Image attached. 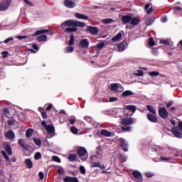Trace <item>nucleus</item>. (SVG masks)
<instances>
[{"mask_svg": "<svg viewBox=\"0 0 182 182\" xmlns=\"http://www.w3.org/2000/svg\"><path fill=\"white\" fill-rule=\"evenodd\" d=\"M66 26H78V28H85L86 24L76 20H67L61 23L60 28L65 29Z\"/></svg>", "mask_w": 182, "mask_h": 182, "instance_id": "obj_1", "label": "nucleus"}, {"mask_svg": "<svg viewBox=\"0 0 182 182\" xmlns=\"http://www.w3.org/2000/svg\"><path fill=\"white\" fill-rule=\"evenodd\" d=\"M172 134L178 139H182V122H178V127L172 128Z\"/></svg>", "mask_w": 182, "mask_h": 182, "instance_id": "obj_2", "label": "nucleus"}, {"mask_svg": "<svg viewBox=\"0 0 182 182\" xmlns=\"http://www.w3.org/2000/svg\"><path fill=\"white\" fill-rule=\"evenodd\" d=\"M12 4V0H3L0 2V12H4V11H8L9 6Z\"/></svg>", "mask_w": 182, "mask_h": 182, "instance_id": "obj_3", "label": "nucleus"}, {"mask_svg": "<svg viewBox=\"0 0 182 182\" xmlns=\"http://www.w3.org/2000/svg\"><path fill=\"white\" fill-rule=\"evenodd\" d=\"M77 154L81 158L82 161H85L89 156L87 151L84 147H80L77 149Z\"/></svg>", "mask_w": 182, "mask_h": 182, "instance_id": "obj_4", "label": "nucleus"}, {"mask_svg": "<svg viewBox=\"0 0 182 182\" xmlns=\"http://www.w3.org/2000/svg\"><path fill=\"white\" fill-rule=\"evenodd\" d=\"M153 150L154 151H156V153H158L159 154H167V153L170 151V147L156 146V148H154Z\"/></svg>", "mask_w": 182, "mask_h": 182, "instance_id": "obj_5", "label": "nucleus"}, {"mask_svg": "<svg viewBox=\"0 0 182 182\" xmlns=\"http://www.w3.org/2000/svg\"><path fill=\"white\" fill-rule=\"evenodd\" d=\"M110 89L112 90V92H119V93L124 90V87L119 83L112 84Z\"/></svg>", "mask_w": 182, "mask_h": 182, "instance_id": "obj_6", "label": "nucleus"}, {"mask_svg": "<svg viewBox=\"0 0 182 182\" xmlns=\"http://www.w3.org/2000/svg\"><path fill=\"white\" fill-rule=\"evenodd\" d=\"M119 143L120 147L124 151H129V144L124 139L119 138Z\"/></svg>", "mask_w": 182, "mask_h": 182, "instance_id": "obj_7", "label": "nucleus"}, {"mask_svg": "<svg viewBox=\"0 0 182 182\" xmlns=\"http://www.w3.org/2000/svg\"><path fill=\"white\" fill-rule=\"evenodd\" d=\"M1 154H2V156L4 157L5 160L6 161V166H11V161H12V163H15L16 161V157H13V158H11V159H10L4 151H2Z\"/></svg>", "mask_w": 182, "mask_h": 182, "instance_id": "obj_8", "label": "nucleus"}, {"mask_svg": "<svg viewBox=\"0 0 182 182\" xmlns=\"http://www.w3.org/2000/svg\"><path fill=\"white\" fill-rule=\"evenodd\" d=\"M132 176L134 178V181L143 182V176L141 175V173H140L139 171H134L132 172Z\"/></svg>", "mask_w": 182, "mask_h": 182, "instance_id": "obj_9", "label": "nucleus"}, {"mask_svg": "<svg viewBox=\"0 0 182 182\" xmlns=\"http://www.w3.org/2000/svg\"><path fill=\"white\" fill-rule=\"evenodd\" d=\"M134 122H136V119L134 118H125L122 119L120 124L122 126H130V124H133Z\"/></svg>", "mask_w": 182, "mask_h": 182, "instance_id": "obj_10", "label": "nucleus"}, {"mask_svg": "<svg viewBox=\"0 0 182 182\" xmlns=\"http://www.w3.org/2000/svg\"><path fill=\"white\" fill-rule=\"evenodd\" d=\"M159 114L161 119H167L168 117V112H167V109L166 107H162L159 109Z\"/></svg>", "mask_w": 182, "mask_h": 182, "instance_id": "obj_11", "label": "nucleus"}, {"mask_svg": "<svg viewBox=\"0 0 182 182\" xmlns=\"http://www.w3.org/2000/svg\"><path fill=\"white\" fill-rule=\"evenodd\" d=\"M64 6L65 8H68L70 9H73V8H75L76 3L72 0H65Z\"/></svg>", "mask_w": 182, "mask_h": 182, "instance_id": "obj_12", "label": "nucleus"}, {"mask_svg": "<svg viewBox=\"0 0 182 182\" xmlns=\"http://www.w3.org/2000/svg\"><path fill=\"white\" fill-rule=\"evenodd\" d=\"M4 137L9 140H14L15 139V132L12 129H9L4 133Z\"/></svg>", "mask_w": 182, "mask_h": 182, "instance_id": "obj_13", "label": "nucleus"}, {"mask_svg": "<svg viewBox=\"0 0 182 182\" xmlns=\"http://www.w3.org/2000/svg\"><path fill=\"white\" fill-rule=\"evenodd\" d=\"M87 32H89V33H90L91 35H97L99 29L97 28V27L88 26L87 28Z\"/></svg>", "mask_w": 182, "mask_h": 182, "instance_id": "obj_14", "label": "nucleus"}, {"mask_svg": "<svg viewBox=\"0 0 182 182\" xmlns=\"http://www.w3.org/2000/svg\"><path fill=\"white\" fill-rule=\"evenodd\" d=\"M89 40L85 38V39H82L80 41V48H82L83 49H86L87 48H89Z\"/></svg>", "mask_w": 182, "mask_h": 182, "instance_id": "obj_15", "label": "nucleus"}, {"mask_svg": "<svg viewBox=\"0 0 182 182\" xmlns=\"http://www.w3.org/2000/svg\"><path fill=\"white\" fill-rule=\"evenodd\" d=\"M122 21L124 23H129L132 21V15H124L122 17Z\"/></svg>", "mask_w": 182, "mask_h": 182, "instance_id": "obj_16", "label": "nucleus"}, {"mask_svg": "<svg viewBox=\"0 0 182 182\" xmlns=\"http://www.w3.org/2000/svg\"><path fill=\"white\" fill-rule=\"evenodd\" d=\"M75 18H77V19H83L84 21H87V19H89V16L79 13H75Z\"/></svg>", "mask_w": 182, "mask_h": 182, "instance_id": "obj_17", "label": "nucleus"}, {"mask_svg": "<svg viewBox=\"0 0 182 182\" xmlns=\"http://www.w3.org/2000/svg\"><path fill=\"white\" fill-rule=\"evenodd\" d=\"M96 152L97 154L95 155V157H97V159H103V151L102 150V148H97Z\"/></svg>", "mask_w": 182, "mask_h": 182, "instance_id": "obj_18", "label": "nucleus"}, {"mask_svg": "<svg viewBox=\"0 0 182 182\" xmlns=\"http://www.w3.org/2000/svg\"><path fill=\"white\" fill-rule=\"evenodd\" d=\"M130 23L131 25H133V26H136L140 23V18H139V17H132Z\"/></svg>", "mask_w": 182, "mask_h": 182, "instance_id": "obj_19", "label": "nucleus"}, {"mask_svg": "<svg viewBox=\"0 0 182 182\" xmlns=\"http://www.w3.org/2000/svg\"><path fill=\"white\" fill-rule=\"evenodd\" d=\"M64 182H79L77 178H73L70 176H66L63 178Z\"/></svg>", "mask_w": 182, "mask_h": 182, "instance_id": "obj_20", "label": "nucleus"}, {"mask_svg": "<svg viewBox=\"0 0 182 182\" xmlns=\"http://www.w3.org/2000/svg\"><path fill=\"white\" fill-rule=\"evenodd\" d=\"M49 134L55 133V127L53 124H49L45 128Z\"/></svg>", "mask_w": 182, "mask_h": 182, "instance_id": "obj_21", "label": "nucleus"}, {"mask_svg": "<svg viewBox=\"0 0 182 182\" xmlns=\"http://www.w3.org/2000/svg\"><path fill=\"white\" fill-rule=\"evenodd\" d=\"M147 119L149 122H151V123H157V117L151 114L147 115Z\"/></svg>", "mask_w": 182, "mask_h": 182, "instance_id": "obj_22", "label": "nucleus"}, {"mask_svg": "<svg viewBox=\"0 0 182 182\" xmlns=\"http://www.w3.org/2000/svg\"><path fill=\"white\" fill-rule=\"evenodd\" d=\"M91 167H98L99 168H101V170H103L105 168V166L100 164V162H96L92 161L91 162Z\"/></svg>", "mask_w": 182, "mask_h": 182, "instance_id": "obj_23", "label": "nucleus"}, {"mask_svg": "<svg viewBox=\"0 0 182 182\" xmlns=\"http://www.w3.org/2000/svg\"><path fill=\"white\" fill-rule=\"evenodd\" d=\"M24 164H26L27 168H32L33 167V163L32 160L27 159L24 161Z\"/></svg>", "mask_w": 182, "mask_h": 182, "instance_id": "obj_24", "label": "nucleus"}, {"mask_svg": "<svg viewBox=\"0 0 182 182\" xmlns=\"http://www.w3.org/2000/svg\"><path fill=\"white\" fill-rule=\"evenodd\" d=\"M75 50V47L73 46H68L65 48L64 52L65 53H72Z\"/></svg>", "mask_w": 182, "mask_h": 182, "instance_id": "obj_25", "label": "nucleus"}, {"mask_svg": "<svg viewBox=\"0 0 182 182\" xmlns=\"http://www.w3.org/2000/svg\"><path fill=\"white\" fill-rule=\"evenodd\" d=\"M122 39V32L118 33L115 36L112 38V42H119Z\"/></svg>", "mask_w": 182, "mask_h": 182, "instance_id": "obj_26", "label": "nucleus"}, {"mask_svg": "<svg viewBox=\"0 0 182 182\" xmlns=\"http://www.w3.org/2000/svg\"><path fill=\"white\" fill-rule=\"evenodd\" d=\"M153 22H154V18L153 17H148L145 18V23L150 26V25H153Z\"/></svg>", "mask_w": 182, "mask_h": 182, "instance_id": "obj_27", "label": "nucleus"}, {"mask_svg": "<svg viewBox=\"0 0 182 182\" xmlns=\"http://www.w3.org/2000/svg\"><path fill=\"white\" fill-rule=\"evenodd\" d=\"M125 108L127 110L132 112V113H136V110L137 109V107L135 105H127L125 106Z\"/></svg>", "mask_w": 182, "mask_h": 182, "instance_id": "obj_28", "label": "nucleus"}, {"mask_svg": "<svg viewBox=\"0 0 182 182\" xmlns=\"http://www.w3.org/2000/svg\"><path fill=\"white\" fill-rule=\"evenodd\" d=\"M77 31V28L76 27H69L67 28H65L64 32L66 33H72L73 32H76Z\"/></svg>", "mask_w": 182, "mask_h": 182, "instance_id": "obj_29", "label": "nucleus"}, {"mask_svg": "<svg viewBox=\"0 0 182 182\" xmlns=\"http://www.w3.org/2000/svg\"><path fill=\"white\" fill-rule=\"evenodd\" d=\"M48 32H49L48 29L38 30L34 33L33 36H38V35H42V33H48Z\"/></svg>", "mask_w": 182, "mask_h": 182, "instance_id": "obj_30", "label": "nucleus"}, {"mask_svg": "<svg viewBox=\"0 0 182 182\" xmlns=\"http://www.w3.org/2000/svg\"><path fill=\"white\" fill-rule=\"evenodd\" d=\"M134 95V93L131 90H126L122 94V96L123 97H127L128 96H133Z\"/></svg>", "mask_w": 182, "mask_h": 182, "instance_id": "obj_31", "label": "nucleus"}, {"mask_svg": "<svg viewBox=\"0 0 182 182\" xmlns=\"http://www.w3.org/2000/svg\"><path fill=\"white\" fill-rule=\"evenodd\" d=\"M113 22H114V20H113V18H104L102 20V23H103L104 25L113 23Z\"/></svg>", "mask_w": 182, "mask_h": 182, "instance_id": "obj_32", "label": "nucleus"}, {"mask_svg": "<svg viewBox=\"0 0 182 182\" xmlns=\"http://www.w3.org/2000/svg\"><path fill=\"white\" fill-rule=\"evenodd\" d=\"M69 46H75V36L73 34H71L70 36V40L68 42Z\"/></svg>", "mask_w": 182, "mask_h": 182, "instance_id": "obj_33", "label": "nucleus"}, {"mask_svg": "<svg viewBox=\"0 0 182 182\" xmlns=\"http://www.w3.org/2000/svg\"><path fill=\"white\" fill-rule=\"evenodd\" d=\"M102 136H105V137H110L112 136V133L106 129L101 130Z\"/></svg>", "mask_w": 182, "mask_h": 182, "instance_id": "obj_34", "label": "nucleus"}, {"mask_svg": "<svg viewBox=\"0 0 182 182\" xmlns=\"http://www.w3.org/2000/svg\"><path fill=\"white\" fill-rule=\"evenodd\" d=\"M170 160H171V158L170 156H161L159 160L155 161H166L167 163H168Z\"/></svg>", "mask_w": 182, "mask_h": 182, "instance_id": "obj_35", "label": "nucleus"}, {"mask_svg": "<svg viewBox=\"0 0 182 182\" xmlns=\"http://www.w3.org/2000/svg\"><path fill=\"white\" fill-rule=\"evenodd\" d=\"M18 143L23 148L24 150H28V145H25V141L23 139H18Z\"/></svg>", "mask_w": 182, "mask_h": 182, "instance_id": "obj_36", "label": "nucleus"}, {"mask_svg": "<svg viewBox=\"0 0 182 182\" xmlns=\"http://www.w3.org/2000/svg\"><path fill=\"white\" fill-rule=\"evenodd\" d=\"M47 40H48V36H46V35H43L37 37V41H38V42H46V41Z\"/></svg>", "mask_w": 182, "mask_h": 182, "instance_id": "obj_37", "label": "nucleus"}, {"mask_svg": "<svg viewBox=\"0 0 182 182\" xmlns=\"http://www.w3.org/2000/svg\"><path fill=\"white\" fill-rule=\"evenodd\" d=\"M5 150L9 156H12V150L11 149V145L6 144L5 145Z\"/></svg>", "mask_w": 182, "mask_h": 182, "instance_id": "obj_38", "label": "nucleus"}, {"mask_svg": "<svg viewBox=\"0 0 182 182\" xmlns=\"http://www.w3.org/2000/svg\"><path fill=\"white\" fill-rule=\"evenodd\" d=\"M77 156H76L75 154H71L68 156V160L69 161H76Z\"/></svg>", "mask_w": 182, "mask_h": 182, "instance_id": "obj_39", "label": "nucleus"}, {"mask_svg": "<svg viewBox=\"0 0 182 182\" xmlns=\"http://www.w3.org/2000/svg\"><path fill=\"white\" fill-rule=\"evenodd\" d=\"M126 50V46L124 45V43H122L118 45L119 52H123V50Z\"/></svg>", "mask_w": 182, "mask_h": 182, "instance_id": "obj_40", "label": "nucleus"}, {"mask_svg": "<svg viewBox=\"0 0 182 182\" xmlns=\"http://www.w3.org/2000/svg\"><path fill=\"white\" fill-rule=\"evenodd\" d=\"M160 43L163 44V45H171L172 47H171V49H174V47L173 46V43H168V41H167L166 40H161L160 41Z\"/></svg>", "mask_w": 182, "mask_h": 182, "instance_id": "obj_41", "label": "nucleus"}, {"mask_svg": "<svg viewBox=\"0 0 182 182\" xmlns=\"http://www.w3.org/2000/svg\"><path fill=\"white\" fill-rule=\"evenodd\" d=\"M146 107H147V109L149 112H151V113H153V114H156L157 112H156V109H154V107L150 106V105H147Z\"/></svg>", "mask_w": 182, "mask_h": 182, "instance_id": "obj_42", "label": "nucleus"}, {"mask_svg": "<svg viewBox=\"0 0 182 182\" xmlns=\"http://www.w3.org/2000/svg\"><path fill=\"white\" fill-rule=\"evenodd\" d=\"M149 76H151L152 77H157V76L160 75V73L157 71H152L149 73Z\"/></svg>", "mask_w": 182, "mask_h": 182, "instance_id": "obj_43", "label": "nucleus"}, {"mask_svg": "<svg viewBox=\"0 0 182 182\" xmlns=\"http://www.w3.org/2000/svg\"><path fill=\"white\" fill-rule=\"evenodd\" d=\"M32 133H33V129H28L26 133V137L29 139V137L32 136Z\"/></svg>", "mask_w": 182, "mask_h": 182, "instance_id": "obj_44", "label": "nucleus"}, {"mask_svg": "<svg viewBox=\"0 0 182 182\" xmlns=\"http://www.w3.org/2000/svg\"><path fill=\"white\" fill-rule=\"evenodd\" d=\"M70 132L73 134H77V132H79V129H77V128H76L75 127H72L70 128Z\"/></svg>", "mask_w": 182, "mask_h": 182, "instance_id": "obj_45", "label": "nucleus"}, {"mask_svg": "<svg viewBox=\"0 0 182 182\" xmlns=\"http://www.w3.org/2000/svg\"><path fill=\"white\" fill-rule=\"evenodd\" d=\"M42 158V154L41 152H36L34 155L35 160H40Z\"/></svg>", "mask_w": 182, "mask_h": 182, "instance_id": "obj_46", "label": "nucleus"}, {"mask_svg": "<svg viewBox=\"0 0 182 182\" xmlns=\"http://www.w3.org/2000/svg\"><path fill=\"white\" fill-rule=\"evenodd\" d=\"M33 141L36 146H41V144H42V141L38 138H34Z\"/></svg>", "mask_w": 182, "mask_h": 182, "instance_id": "obj_47", "label": "nucleus"}, {"mask_svg": "<svg viewBox=\"0 0 182 182\" xmlns=\"http://www.w3.org/2000/svg\"><path fill=\"white\" fill-rule=\"evenodd\" d=\"M58 174H62V175L65 174V168H63V167L62 166H60L58 169Z\"/></svg>", "mask_w": 182, "mask_h": 182, "instance_id": "obj_48", "label": "nucleus"}, {"mask_svg": "<svg viewBox=\"0 0 182 182\" xmlns=\"http://www.w3.org/2000/svg\"><path fill=\"white\" fill-rule=\"evenodd\" d=\"M80 171L81 174H86V169L85 168L84 166H80Z\"/></svg>", "mask_w": 182, "mask_h": 182, "instance_id": "obj_49", "label": "nucleus"}, {"mask_svg": "<svg viewBox=\"0 0 182 182\" xmlns=\"http://www.w3.org/2000/svg\"><path fill=\"white\" fill-rule=\"evenodd\" d=\"M145 176L146 177H147L148 178H151V177H153L154 176V173L151 172H146L145 173Z\"/></svg>", "mask_w": 182, "mask_h": 182, "instance_id": "obj_50", "label": "nucleus"}, {"mask_svg": "<svg viewBox=\"0 0 182 182\" xmlns=\"http://www.w3.org/2000/svg\"><path fill=\"white\" fill-rule=\"evenodd\" d=\"M122 130H123V132H132V127H122Z\"/></svg>", "mask_w": 182, "mask_h": 182, "instance_id": "obj_51", "label": "nucleus"}, {"mask_svg": "<svg viewBox=\"0 0 182 182\" xmlns=\"http://www.w3.org/2000/svg\"><path fill=\"white\" fill-rule=\"evenodd\" d=\"M52 159H53V161H56V163H60V161H61L60 158L56 156H53L52 157Z\"/></svg>", "mask_w": 182, "mask_h": 182, "instance_id": "obj_52", "label": "nucleus"}, {"mask_svg": "<svg viewBox=\"0 0 182 182\" xmlns=\"http://www.w3.org/2000/svg\"><path fill=\"white\" fill-rule=\"evenodd\" d=\"M120 160H121L122 163H124L127 160V156H124V155H121L120 156Z\"/></svg>", "mask_w": 182, "mask_h": 182, "instance_id": "obj_53", "label": "nucleus"}, {"mask_svg": "<svg viewBox=\"0 0 182 182\" xmlns=\"http://www.w3.org/2000/svg\"><path fill=\"white\" fill-rule=\"evenodd\" d=\"M24 4H26V5H28V6H33V3L29 0H23Z\"/></svg>", "mask_w": 182, "mask_h": 182, "instance_id": "obj_54", "label": "nucleus"}, {"mask_svg": "<svg viewBox=\"0 0 182 182\" xmlns=\"http://www.w3.org/2000/svg\"><path fill=\"white\" fill-rule=\"evenodd\" d=\"M68 122H70V124H75L76 123V117L69 118Z\"/></svg>", "mask_w": 182, "mask_h": 182, "instance_id": "obj_55", "label": "nucleus"}, {"mask_svg": "<svg viewBox=\"0 0 182 182\" xmlns=\"http://www.w3.org/2000/svg\"><path fill=\"white\" fill-rule=\"evenodd\" d=\"M104 47H105V43L103 42L100 43L97 45V48H98V49H103Z\"/></svg>", "mask_w": 182, "mask_h": 182, "instance_id": "obj_56", "label": "nucleus"}, {"mask_svg": "<svg viewBox=\"0 0 182 182\" xmlns=\"http://www.w3.org/2000/svg\"><path fill=\"white\" fill-rule=\"evenodd\" d=\"M149 46H154L156 43H154V40L153 38H149Z\"/></svg>", "mask_w": 182, "mask_h": 182, "instance_id": "obj_57", "label": "nucleus"}, {"mask_svg": "<svg viewBox=\"0 0 182 182\" xmlns=\"http://www.w3.org/2000/svg\"><path fill=\"white\" fill-rule=\"evenodd\" d=\"M11 41H14V38L10 37L9 38H6L4 41V43H9V42H11Z\"/></svg>", "mask_w": 182, "mask_h": 182, "instance_id": "obj_58", "label": "nucleus"}, {"mask_svg": "<svg viewBox=\"0 0 182 182\" xmlns=\"http://www.w3.org/2000/svg\"><path fill=\"white\" fill-rule=\"evenodd\" d=\"M118 98L117 97H109V102H117Z\"/></svg>", "mask_w": 182, "mask_h": 182, "instance_id": "obj_59", "label": "nucleus"}, {"mask_svg": "<svg viewBox=\"0 0 182 182\" xmlns=\"http://www.w3.org/2000/svg\"><path fill=\"white\" fill-rule=\"evenodd\" d=\"M41 116H42L43 119H47L48 118V114H46V112H41Z\"/></svg>", "mask_w": 182, "mask_h": 182, "instance_id": "obj_60", "label": "nucleus"}, {"mask_svg": "<svg viewBox=\"0 0 182 182\" xmlns=\"http://www.w3.org/2000/svg\"><path fill=\"white\" fill-rule=\"evenodd\" d=\"M38 176H39L41 180H43V177H45L43 172H39Z\"/></svg>", "mask_w": 182, "mask_h": 182, "instance_id": "obj_61", "label": "nucleus"}, {"mask_svg": "<svg viewBox=\"0 0 182 182\" xmlns=\"http://www.w3.org/2000/svg\"><path fill=\"white\" fill-rule=\"evenodd\" d=\"M52 107H53L52 104H49L48 107L46 108V110H47V112H49V110H50Z\"/></svg>", "mask_w": 182, "mask_h": 182, "instance_id": "obj_62", "label": "nucleus"}, {"mask_svg": "<svg viewBox=\"0 0 182 182\" xmlns=\"http://www.w3.org/2000/svg\"><path fill=\"white\" fill-rule=\"evenodd\" d=\"M144 73L142 70H138V73H136V76H143Z\"/></svg>", "mask_w": 182, "mask_h": 182, "instance_id": "obj_63", "label": "nucleus"}, {"mask_svg": "<svg viewBox=\"0 0 182 182\" xmlns=\"http://www.w3.org/2000/svg\"><path fill=\"white\" fill-rule=\"evenodd\" d=\"M178 11L182 12V8L181 7H175L174 12Z\"/></svg>", "mask_w": 182, "mask_h": 182, "instance_id": "obj_64", "label": "nucleus"}]
</instances>
